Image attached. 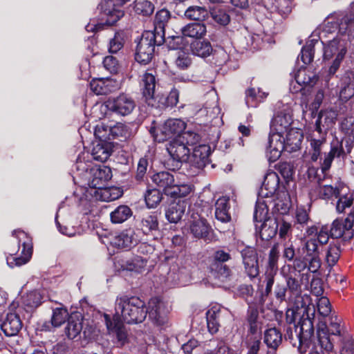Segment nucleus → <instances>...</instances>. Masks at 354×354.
Returning <instances> with one entry per match:
<instances>
[{
    "label": "nucleus",
    "mask_w": 354,
    "mask_h": 354,
    "mask_svg": "<svg viewBox=\"0 0 354 354\" xmlns=\"http://www.w3.org/2000/svg\"><path fill=\"white\" fill-rule=\"evenodd\" d=\"M353 29L354 12H351L340 19L339 35L324 46L323 59L329 65L330 75L335 74L339 68L347 52L348 41H351Z\"/></svg>",
    "instance_id": "f257e3e1"
},
{
    "label": "nucleus",
    "mask_w": 354,
    "mask_h": 354,
    "mask_svg": "<svg viewBox=\"0 0 354 354\" xmlns=\"http://www.w3.org/2000/svg\"><path fill=\"white\" fill-rule=\"evenodd\" d=\"M309 307L301 308L288 309L286 311V322L289 324L295 323L299 319V332L296 337L299 340L298 351L300 353L307 352L311 344V337L313 335V317L314 311L310 315Z\"/></svg>",
    "instance_id": "f03ea898"
},
{
    "label": "nucleus",
    "mask_w": 354,
    "mask_h": 354,
    "mask_svg": "<svg viewBox=\"0 0 354 354\" xmlns=\"http://www.w3.org/2000/svg\"><path fill=\"white\" fill-rule=\"evenodd\" d=\"M291 123L292 118L288 113H280L273 118L266 147V156L270 162H275L280 158L284 147L283 134L290 129Z\"/></svg>",
    "instance_id": "7ed1b4c3"
},
{
    "label": "nucleus",
    "mask_w": 354,
    "mask_h": 354,
    "mask_svg": "<svg viewBox=\"0 0 354 354\" xmlns=\"http://www.w3.org/2000/svg\"><path fill=\"white\" fill-rule=\"evenodd\" d=\"M115 316L127 324L142 322L147 315L145 304L137 297L123 295L115 300Z\"/></svg>",
    "instance_id": "20e7f679"
},
{
    "label": "nucleus",
    "mask_w": 354,
    "mask_h": 354,
    "mask_svg": "<svg viewBox=\"0 0 354 354\" xmlns=\"http://www.w3.org/2000/svg\"><path fill=\"white\" fill-rule=\"evenodd\" d=\"M90 174L88 185L95 189L93 195L97 200L111 201L118 198V196H113L111 189L106 188V183L112 177L111 170L109 167H95L90 169Z\"/></svg>",
    "instance_id": "39448f33"
},
{
    "label": "nucleus",
    "mask_w": 354,
    "mask_h": 354,
    "mask_svg": "<svg viewBox=\"0 0 354 354\" xmlns=\"http://www.w3.org/2000/svg\"><path fill=\"white\" fill-rule=\"evenodd\" d=\"M163 35L158 32L156 35L152 30L145 31L139 40L136 52V60L142 64H148L152 59L155 45H160L163 43Z\"/></svg>",
    "instance_id": "423d86ee"
},
{
    "label": "nucleus",
    "mask_w": 354,
    "mask_h": 354,
    "mask_svg": "<svg viewBox=\"0 0 354 354\" xmlns=\"http://www.w3.org/2000/svg\"><path fill=\"white\" fill-rule=\"evenodd\" d=\"M136 104L135 100L129 95L122 93L109 99L104 104L96 105L94 110H99L102 113L110 111L120 116L130 115L135 109Z\"/></svg>",
    "instance_id": "0eeeda50"
},
{
    "label": "nucleus",
    "mask_w": 354,
    "mask_h": 354,
    "mask_svg": "<svg viewBox=\"0 0 354 354\" xmlns=\"http://www.w3.org/2000/svg\"><path fill=\"white\" fill-rule=\"evenodd\" d=\"M186 124L180 119H169L160 127H151L150 133L154 139L162 142L168 139L179 138L185 129Z\"/></svg>",
    "instance_id": "6e6552de"
},
{
    "label": "nucleus",
    "mask_w": 354,
    "mask_h": 354,
    "mask_svg": "<svg viewBox=\"0 0 354 354\" xmlns=\"http://www.w3.org/2000/svg\"><path fill=\"white\" fill-rule=\"evenodd\" d=\"M170 155L167 165L170 169L176 170L180 167L182 162L189 158L190 149L180 138H174L167 146Z\"/></svg>",
    "instance_id": "1a4fd4ad"
},
{
    "label": "nucleus",
    "mask_w": 354,
    "mask_h": 354,
    "mask_svg": "<svg viewBox=\"0 0 354 354\" xmlns=\"http://www.w3.org/2000/svg\"><path fill=\"white\" fill-rule=\"evenodd\" d=\"M13 235L16 236L19 245H22V257H16L10 255L7 258V263L10 268L21 266L26 263L32 255L31 239L28 234L23 231H15Z\"/></svg>",
    "instance_id": "9d476101"
},
{
    "label": "nucleus",
    "mask_w": 354,
    "mask_h": 354,
    "mask_svg": "<svg viewBox=\"0 0 354 354\" xmlns=\"http://www.w3.org/2000/svg\"><path fill=\"white\" fill-rule=\"evenodd\" d=\"M126 0H103L100 3L102 19L107 26L113 25L124 16L122 6Z\"/></svg>",
    "instance_id": "9b49d317"
},
{
    "label": "nucleus",
    "mask_w": 354,
    "mask_h": 354,
    "mask_svg": "<svg viewBox=\"0 0 354 354\" xmlns=\"http://www.w3.org/2000/svg\"><path fill=\"white\" fill-rule=\"evenodd\" d=\"M149 319L158 326H165L168 322L169 308L168 304L158 297H153L149 301Z\"/></svg>",
    "instance_id": "f8f14e48"
},
{
    "label": "nucleus",
    "mask_w": 354,
    "mask_h": 354,
    "mask_svg": "<svg viewBox=\"0 0 354 354\" xmlns=\"http://www.w3.org/2000/svg\"><path fill=\"white\" fill-rule=\"evenodd\" d=\"M230 317V312L219 304H214L207 312V322L209 331L216 333L222 323Z\"/></svg>",
    "instance_id": "ddd939ff"
},
{
    "label": "nucleus",
    "mask_w": 354,
    "mask_h": 354,
    "mask_svg": "<svg viewBox=\"0 0 354 354\" xmlns=\"http://www.w3.org/2000/svg\"><path fill=\"white\" fill-rule=\"evenodd\" d=\"M317 79L316 73L310 68H300L295 75V80L298 87L293 86L290 89L292 92L297 93L304 91L306 88H312L316 84Z\"/></svg>",
    "instance_id": "4468645a"
},
{
    "label": "nucleus",
    "mask_w": 354,
    "mask_h": 354,
    "mask_svg": "<svg viewBox=\"0 0 354 354\" xmlns=\"http://www.w3.org/2000/svg\"><path fill=\"white\" fill-rule=\"evenodd\" d=\"M306 259L308 261V270L311 272H316L321 266L319 252L315 237L310 238L306 241L303 247Z\"/></svg>",
    "instance_id": "2eb2a0df"
},
{
    "label": "nucleus",
    "mask_w": 354,
    "mask_h": 354,
    "mask_svg": "<svg viewBox=\"0 0 354 354\" xmlns=\"http://www.w3.org/2000/svg\"><path fill=\"white\" fill-rule=\"evenodd\" d=\"M188 228L190 234L197 239H206L211 227L207 221L197 213L191 215L188 222Z\"/></svg>",
    "instance_id": "dca6fc26"
},
{
    "label": "nucleus",
    "mask_w": 354,
    "mask_h": 354,
    "mask_svg": "<svg viewBox=\"0 0 354 354\" xmlns=\"http://www.w3.org/2000/svg\"><path fill=\"white\" fill-rule=\"evenodd\" d=\"M241 256L247 274L250 278L257 277L259 270L256 250L252 248H245L241 251Z\"/></svg>",
    "instance_id": "f3484780"
},
{
    "label": "nucleus",
    "mask_w": 354,
    "mask_h": 354,
    "mask_svg": "<svg viewBox=\"0 0 354 354\" xmlns=\"http://www.w3.org/2000/svg\"><path fill=\"white\" fill-rule=\"evenodd\" d=\"M279 187V177L274 171L268 172L259 192V196L269 198L277 194Z\"/></svg>",
    "instance_id": "a211bd4d"
},
{
    "label": "nucleus",
    "mask_w": 354,
    "mask_h": 354,
    "mask_svg": "<svg viewBox=\"0 0 354 354\" xmlns=\"http://www.w3.org/2000/svg\"><path fill=\"white\" fill-rule=\"evenodd\" d=\"M179 174H171L168 171H160L153 174L151 176L152 182L160 189H162L165 194L168 195Z\"/></svg>",
    "instance_id": "6ab92c4d"
},
{
    "label": "nucleus",
    "mask_w": 354,
    "mask_h": 354,
    "mask_svg": "<svg viewBox=\"0 0 354 354\" xmlns=\"http://www.w3.org/2000/svg\"><path fill=\"white\" fill-rule=\"evenodd\" d=\"M138 237L133 229H128L115 236L111 243L113 245L121 248H131L137 245Z\"/></svg>",
    "instance_id": "aec40b11"
},
{
    "label": "nucleus",
    "mask_w": 354,
    "mask_h": 354,
    "mask_svg": "<svg viewBox=\"0 0 354 354\" xmlns=\"http://www.w3.org/2000/svg\"><path fill=\"white\" fill-rule=\"evenodd\" d=\"M303 134L301 130L297 129H290L288 131L283 134V150L288 152L296 151L299 149Z\"/></svg>",
    "instance_id": "412c9836"
},
{
    "label": "nucleus",
    "mask_w": 354,
    "mask_h": 354,
    "mask_svg": "<svg viewBox=\"0 0 354 354\" xmlns=\"http://www.w3.org/2000/svg\"><path fill=\"white\" fill-rule=\"evenodd\" d=\"M104 318L108 331L115 333L118 342L123 345L127 339V331L122 324V320H119L118 317H114L113 320H111L110 316L106 314L104 315Z\"/></svg>",
    "instance_id": "4be33fe9"
},
{
    "label": "nucleus",
    "mask_w": 354,
    "mask_h": 354,
    "mask_svg": "<svg viewBox=\"0 0 354 354\" xmlns=\"http://www.w3.org/2000/svg\"><path fill=\"white\" fill-rule=\"evenodd\" d=\"M211 153L210 147L207 145H199L193 148L191 157L192 164L198 169H203L209 163V156Z\"/></svg>",
    "instance_id": "5701e85b"
},
{
    "label": "nucleus",
    "mask_w": 354,
    "mask_h": 354,
    "mask_svg": "<svg viewBox=\"0 0 354 354\" xmlns=\"http://www.w3.org/2000/svg\"><path fill=\"white\" fill-rule=\"evenodd\" d=\"M91 90L96 95H106L118 88L117 82L110 78L93 79L90 83Z\"/></svg>",
    "instance_id": "b1692460"
},
{
    "label": "nucleus",
    "mask_w": 354,
    "mask_h": 354,
    "mask_svg": "<svg viewBox=\"0 0 354 354\" xmlns=\"http://www.w3.org/2000/svg\"><path fill=\"white\" fill-rule=\"evenodd\" d=\"M22 327L21 321L16 313H8L1 324V329L7 336L16 335Z\"/></svg>",
    "instance_id": "393cba45"
},
{
    "label": "nucleus",
    "mask_w": 354,
    "mask_h": 354,
    "mask_svg": "<svg viewBox=\"0 0 354 354\" xmlns=\"http://www.w3.org/2000/svg\"><path fill=\"white\" fill-rule=\"evenodd\" d=\"M187 206V202L185 200L171 203L165 212L166 218L170 223H178L184 215Z\"/></svg>",
    "instance_id": "a878e982"
},
{
    "label": "nucleus",
    "mask_w": 354,
    "mask_h": 354,
    "mask_svg": "<svg viewBox=\"0 0 354 354\" xmlns=\"http://www.w3.org/2000/svg\"><path fill=\"white\" fill-rule=\"evenodd\" d=\"M354 223V214L351 213L344 221L335 219L330 227V235L332 238L342 237L346 231H348L353 227Z\"/></svg>",
    "instance_id": "bb28decb"
},
{
    "label": "nucleus",
    "mask_w": 354,
    "mask_h": 354,
    "mask_svg": "<svg viewBox=\"0 0 354 354\" xmlns=\"http://www.w3.org/2000/svg\"><path fill=\"white\" fill-rule=\"evenodd\" d=\"M147 261V258L136 256L129 259H121L118 263L123 270L141 273L145 271Z\"/></svg>",
    "instance_id": "cd10ccee"
},
{
    "label": "nucleus",
    "mask_w": 354,
    "mask_h": 354,
    "mask_svg": "<svg viewBox=\"0 0 354 354\" xmlns=\"http://www.w3.org/2000/svg\"><path fill=\"white\" fill-rule=\"evenodd\" d=\"M261 225L259 226L258 223L255 224L256 228H259L260 236L263 240H269L274 237L278 228V223L275 219L270 218L265 220L260 223Z\"/></svg>",
    "instance_id": "c85d7f7f"
},
{
    "label": "nucleus",
    "mask_w": 354,
    "mask_h": 354,
    "mask_svg": "<svg viewBox=\"0 0 354 354\" xmlns=\"http://www.w3.org/2000/svg\"><path fill=\"white\" fill-rule=\"evenodd\" d=\"M323 330L327 334L328 338L332 342V339L330 335L344 337V332L343 331L342 327L341 326V319L336 316H332L330 319L329 325L327 326L324 325L322 327H319L317 331V338L318 339V333L319 330ZM318 344V342H317Z\"/></svg>",
    "instance_id": "c756f323"
},
{
    "label": "nucleus",
    "mask_w": 354,
    "mask_h": 354,
    "mask_svg": "<svg viewBox=\"0 0 354 354\" xmlns=\"http://www.w3.org/2000/svg\"><path fill=\"white\" fill-rule=\"evenodd\" d=\"M184 37L200 39L207 33L206 26L203 23H190L181 28Z\"/></svg>",
    "instance_id": "7c9ffc66"
},
{
    "label": "nucleus",
    "mask_w": 354,
    "mask_h": 354,
    "mask_svg": "<svg viewBox=\"0 0 354 354\" xmlns=\"http://www.w3.org/2000/svg\"><path fill=\"white\" fill-rule=\"evenodd\" d=\"M230 199L227 197L219 198L215 204V216L223 223L230 221L231 216L229 213Z\"/></svg>",
    "instance_id": "2f4dec72"
},
{
    "label": "nucleus",
    "mask_w": 354,
    "mask_h": 354,
    "mask_svg": "<svg viewBox=\"0 0 354 354\" xmlns=\"http://www.w3.org/2000/svg\"><path fill=\"white\" fill-rule=\"evenodd\" d=\"M112 149L113 145L111 142H99L93 147L91 156L96 160L104 162L110 156Z\"/></svg>",
    "instance_id": "473e14b6"
},
{
    "label": "nucleus",
    "mask_w": 354,
    "mask_h": 354,
    "mask_svg": "<svg viewBox=\"0 0 354 354\" xmlns=\"http://www.w3.org/2000/svg\"><path fill=\"white\" fill-rule=\"evenodd\" d=\"M339 194V189L336 187L330 185H323L322 183H318V186L315 190L310 192L311 197L317 196L322 199H330L333 196H337Z\"/></svg>",
    "instance_id": "72a5a7b5"
},
{
    "label": "nucleus",
    "mask_w": 354,
    "mask_h": 354,
    "mask_svg": "<svg viewBox=\"0 0 354 354\" xmlns=\"http://www.w3.org/2000/svg\"><path fill=\"white\" fill-rule=\"evenodd\" d=\"M290 207V200L288 192L285 190L279 191L274 201V208L281 214H286Z\"/></svg>",
    "instance_id": "f704fd0d"
},
{
    "label": "nucleus",
    "mask_w": 354,
    "mask_h": 354,
    "mask_svg": "<svg viewBox=\"0 0 354 354\" xmlns=\"http://www.w3.org/2000/svg\"><path fill=\"white\" fill-rule=\"evenodd\" d=\"M142 93L146 100L153 99L156 87L155 76L152 73L146 72L142 77Z\"/></svg>",
    "instance_id": "c9c22d12"
},
{
    "label": "nucleus",
    "mask_w": 354,
    "mask_h": 354,
    "mask_svg": "<svg viewBox=\"0 0 354 354\" xmlns=\"http://www.w3.org/2000/svg\"><path fill=\"white\" fill-rule=\"evenodd\" d=\"M264 342L268 348L276 350L282 342V334L276 328L267 329L264 333Z\"/></svg>",
    "instance_id": "e433bc0d"
},
{
    "label": "nucleus",
    "mask_w": 354,
    "mask_h": 354,
    "mask_svg": "<svg viewBox=\"0 0 354 354\" xmlns=\"http://www.w3.org/2000/svg\"><path fill=\"white\" fill-rule=\"evenodd\" d=\"M82 319L80 316L75 315L69 317L65 333L69 339L75 338L82 331Z\"/></svg>",
    "instance_id": "4c0bfd02"
},
{
    "label": "nucleus",
    "mask_w": 354,
    "mask_h": 354,
    "mask_svg": "<svg viewBox=\"0 0 354 354\" xmlns=\"http://www.w3.org/2000/svg\"><path fill=\"white\" fill-rule=\"evenodd\" d=\"M68 313L66 309L63 308H57L53 310L51 324H45L43 327L48 330H50L53 327H59L65 322L66 319H68Z\"/></svg>",
    "instance_id": "58836bf2"
},
{
    "label": "nucleus",
    "mask_w": 354,
    "mask_h": 354,
    "mask_svg": "<svg viewBox=\"0 0 354 354\" xmlns=\"http://www.w3.org/2000/svg\"><path fill=\"white\" fill-rule=\"evenodd\" d=\"M192 53L201 57H207L212 53V47L208 41H195L191 44Z\"/></svg>",
    "instance_id": "ea45409f"
},
{
    "label": "nucleus",
    "mask_w": 354,
    "mask_h": 354,
    "mask_svg": "<svg viewBox=\"0 0 354 354\" xmlns=\"http://www.w3.org/2000/svg\"><path fill=\"white\" fill-rule=\"evenodd\" d=\"M132 215L131 209L127 205H120L111 214L110 218L113 223H122Z\"/></svg>",
    "instance_id": "a19ab883"
},
{
    "label": "nucleus",
    "mask_w": 354,
    "mask_h": 354,
    "mask_svg": "<svg viewBox=\"0 0 354 354\" xmlns=\"http://www.w3.org/2000/svg\"><path fill=\"white\" fill-rule=\"evenodd\" d=\"M176 183H175V185H173L168 196L174 198H182L187 196L192 192V189L191 185L181 182L179 176L176 180Z\"/></svg>",
    "instance_id": "79ce46f5"
},
{
    "label": "nucleus",
    "mask_w": 354,
    "mask_h": 354,
    "mask_svg": "<svg viewBox=\"0 0 354 354\" xmlns=\"http://www.w3.org/2000/svg\"><path fill=\"white\" fill-rule=\"evenodd\" d=\"M171 15L169 10L166 9H162L157 12L154 21V30L153 32L156 35L160 32L164 35V29L165 24L168 22L170 19Z\"/></svg>",
    "instance_id": "37998d69"
},
{
    "label": "nucleus",
    "mask_w": 354,
    "mask_h": 354,
    "mask_svg": "<svg viewBox=\"0 0 354 354\" xmlns=\"http://www.w3.org/2000/svg\"><path fill=\"white\" fill-rule=\"evenodd\" d=\"M337 117V113L333 110H324L320 111L316 124L328 129L335 123Z\"/></svg>",
    "instance_id": "c03bdc74"
},
{
    "label": "nucleus",
    "mask_w": 354,
    "mask_h": 354,
    "mask_svg": "<svg viewBox=\"0 0 354 354\" xmlns=\"http://www.w3.org/2000/svg\"><path fill=\"white\" fill-rule=\"evenodd\" d=\"M111 137L113 139H127L131 136V131L129 127L121 122H118L115 125L111 127Z\"/></svg>",
    "instance_id": "a18cd8bd"
},
{
    "label": "nucleus",
    "mask_w": 354,
    "mask_h": 354,
    "mask_svg": "<svg viewBox=\"0 0 354 354\" xmlns=\"http://www.w3.org/2000/svg\"><path fill=\"white\" fill-rule=\"evenodd\" d=\"M268 208L266 202L261 198H259L257 201L254 213V220L256 223H261L265 220L270 219L268 217Z\"/></svg>",
    "instance_id": "49530a36"
},
{
    "label": "nucleus",
    "mask_w": 354,
    "mask_h": 354,
    "mask_svg": "<svg viewBox=\"0 0 354 354\" xmlns=\"http://www.w3.org/2000/svg\"><path fill=\"white\" fill-rule=\"evenodd\" d=\"M207 11L204 7L189 6L185 12L186 18L191 20H201L206 17Z\"/></svg>",
    "instance_id": "de8ad7c7"
},
{
    "label": "nucleus",
    "mask_w": 354,
    "mask_h": 354,
    "mask_svg": "<svg viewBox=\"0 0 354 354\" xmlns=\"http://www.w3.org/2000/svg\"><path fill=\"white\" fill-rule=\"evenodd\" d=\"M111 127L104 123L98 124L95 129L94 134L96 138L100 140V142H111Z\"/></svg>",
    "instance_id": "09e8293b"
},
{
    "label": "nucleus",
    "mask_w": 354,
    "mask_h": 354,
    "mask_svg": "<svg viewBox=\"0 0 354 354\" xmlns=\"http://www.w3.org/2000/svg\"><path fill=\"white\" fill-rule=\"evenodd\" d=\"M141 223L142 230L145 234L158 230V222L156 215H147L144 216Z\"/></svg>",
    "instance_id": "8fccbe9b"
},
{
    "label": "nucleus",
    "mask_w": 354,
    "mask_h": 354,
    "mask_svg": "<svg viewBox=\"0 0 354 354\" xmlns=\"http://www.w3.org/2000/svg\"><path fill=\"white\" fill-rule=\"evenodd\" d=\"M145 198L147 207L149 208H154L160 202L162 194L159 189H149L145 194Z\"/></svg>",
    "instance_id": "3c124183"
},
{
    "label": "nucleus",
    "mask_w": 354,
    "mask_h": 354,
    "mask_svg": "<svg viewBox=\"0 0 354 354\" xmlns=\"http://www.w3.org/2000/svg\"><path fill=\"white\" fill-rule=\"evenodd\" d=\"M340 257V249L337 245L330 244L326 254V261L332 267L336 264Z\"/></svg>",
    "instance_id": "603ef678"
},
{
    "label": "nucleus",
    "mask_w": 354,
    "mask_h": 354,
    "mask_svg": "<svg viewBox=\"0 0 354 354\" xmlns=\"http://www.w3.org/2000/svg\"><path fill=\"white\" fill-rule=\"evenodd\" d=\"M135 11L138 15L150 16L154 11V6L147 0L139 1L135 4Z\"/></svg>",
    "instance_id": "864d4df0"
},
{
    "label": "nucleus",
    "mask_w": 354,
    "mask_h": 354,
    "mask_svg": "<svg viewBox=\"0 0 354 354\" xmlns=\"http://www.w3.org/2000/svg\"><path fill=\"white\" fill-rule=\"evenodd\" d=\"M211 16L214 22L221 26H226L230 21V17L227 12L223 9H214L211 12Z\"/></svg>",
    "instance_id": "5fc2aeb1"
},
{
    "label": "nucleus",
    "mask_w": 354,
    "mask_h": 354,
    "mask_svg": "<svg viewBox=\"0 0 354 354\" xmlns=\"http://www.w3.org/2000/svg\"><path fill=\"white\" fill-rule=\"evenodd\" d=\"M124 34L122 32H115L109 43V51L111 53H118L124 46Z\"/></svg>",
    "instance_id": "6e6d98bb"
},
{
    "label": "nucleus",
    "mask_w": 354,
    "mask_h": 354,
    "mask_svg": "<svg viewBox=\"0 0 354 354\" xmlns=\"http://www.w3.org/2000/svg\"><path fill=\"white\" fill-rule=\"evenodd\" d=\"M326 132L323 131L322 127L315 123V129L308 133L307 139L309 142H326Z\"/></svg>",
    "instance_id": "4d7b16f0"
},
{
    "label": "nucleus",
    "mask_w": 354,
    "mask_h": 354,
    "mask_svg": "<svg viewBox=\"0 0 354 354\" xmlns=\"http://www.w3.org/2000/svg\"><path fill=\"white\" fill-rule=\"evenodd\" d=\"M42 296L38 291H32L24 298V304L30 307H37L41 304Z\"/></svg>",
    "instance_id": "13d9d810"
},
{
    "label": "nucleus",
    "mask_w": 354,
    "mask_h": 354,
    "mask_svg": "<svg viewBox=\"0 0 354 354\" xmlns=\"http://www.w3.org/2000/svg\"><path fill=\"white\" fill-rule=\"evenodd\" d=\"M317 307L319 313L323 317L329 315L331 312L330 303L329 299L326 297H322L318 299Z\"/></svg>",
    "instance_id": "bf43d9fd"
},
{
    "label": "nucleus",
    "mask_w": 354,
    "mask_h": 354,
    "mask_svg": "<svg viewBox=\"0 0 354 354\" xmlns=\"http://www.w3.org/2000/svg\"><path fill=\"white\" fill-rule=\"evenodd\" d=\"M258 310L256 308H250V309L248 310V322L250 324V330L253 335H255L258 330Z\"/></svg>",
    "instance_id": "052dcab7"
},
{
    "label": "nucleus",
    "mask_w": 354,
    "mask_h": 354,
    "mask_svg": "<svg viewBox=\"0 0 354 354\" xmlns=\"http://www.w3.org/2000/svg\"><path fill=\"white\" fill-rule=\"evenodd\" d=\"M283 258L288 261H292L295 258V249L291 239H288L283 243Z\"/></svg>",
    "instance_id": "680f3d73"
},
{
    "label": "nucleus",
    "mask_w": 354,
    "mask_h": 354,
    "mask_svg": "<svg viewBox=\"0 0 354 354\" xmlns=\"http://www.w3.org/2000/svg\"><path fill=\"white\" fill-rule=\"evenodd\" d=\"M217 273V277L221 280H225L231 276V270L226 266L221 263H216L212 268Z\"/></svg>",
    "instance_id": "e2e57ef3"
},
{
    "label": "nucleus",
    "mask_w": 354,
    "mask_h": 354,
    "mask_svg": "<svg viewBox=\"0 0 354 354\" xmlns=\"http://www.w3.org/2000/svg\"><path fill=\"white\" fill-rule=\"evenodd\" d=\"M342 354H354V339L349 335L343 337Z\"/></svg>",
    "instance_id": "0e129e2a"
},
{
    "label": "nucleus",
    "mask_w": 354,
    "mask_h": 354,
    "mask_svg": "<svg viewBox=\"0 0 354 354\" xmlns=\"http://www.w3.org/2000/svg\"><path fill=\"white\" fill-rule=\"evenodd\" d=\"M179 138H180L182 141H184L188 147L196 145L199 141L200 136L194 132L183 131L182 135L179 136Z\"/></svg>",
    "instance_id": "69168bd1"
},
{
    "label": "nucleus",
    "mask_w": 354,
    "mask_h": 354,
    "mask_svg": "<svg viewBox=\"0 0 354 354\" xmlns=\"http://www.w3.org/2000/svg\"><path fill=\"white\" fill-rule=\"evenodd\" d=\"M259 102L258 89L249 88L245 92V103L248 107H254Z\"/></svg>",
    "instance_id": "338daca9"
},
{
    "label": "nucleus",
    "mask_w": 354,
    "mask_h": 354,
    "mask_svg": "<svg viewBox=\"0 0 354 354\" xmlns=\"http://www.w3.org/2000/svg\"><path fill=\"white\" fill-rule=\"evenodd\" d=\"M205 354H232V351L223 342H220L214 350H207Z\"/></svg>",
    "instance_id": "774afa93"
}]
</instances>
